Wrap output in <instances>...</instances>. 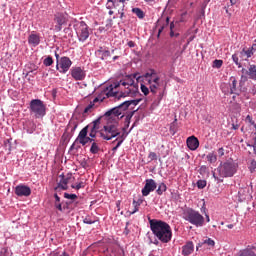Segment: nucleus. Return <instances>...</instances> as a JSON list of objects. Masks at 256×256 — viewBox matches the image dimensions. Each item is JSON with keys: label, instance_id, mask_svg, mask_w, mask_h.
Masks as SVG:
<instances>
[{"label": "nucleus", "instance_id": "37998d69", "mask_svg": "<svg viewBox=\"0 0 256 256\" xmlns=\"http://www.w3.org/2000/svg\"><path fill=\"white\" fill-rule=\"evenodd\" d=\"M198 189H205L207 187V181L206 180H198L196 183Z\"/></svg>", "mask_w": 256, "mask_h": 256}, {"label": "nucleus", "instance_id": "ea45409f", "mask_svg": "<svg viewBox=\"0 0 256 256\" xmlns=\"http://www.w3.org/2000/svg\"><path fill=\"white\" fill-rule=\"evenodd\" d=\"M155 75H157V71H155V69H150L148 72L144 74V77L145 79H148V77H150L151 79V77H155Z\"/></svg>", "mask_w": 256, "mask_h": 256}, {"label": "nucleus", "instance_id": "c9c22d12", "mask_svg": "<svg viewBox=\"0 0 256 256\" xmlns=\"http://www.w3.org/2000/svg\"><path fill=\"white\" fill-rule=\"evenodd\" d=\"M208 163H215L217 161V155L215 153L211 152L206 156Z\"/></svg>", "mask_w": 256, "mask_h": 256}, {"label": "nucleus", "instance_id": "7c9ffc66", "mask_svg": "<svg viewBox=\"0 0 256 256\" xmlns=\"http://www.w3.org/2000/svg\"><path fill=\"white\" fill-rule=\"evenodd\" d=\"M137 111H139V109L127 113L125 118V123H127V127H129V123H131V119H133V116L135 115V113H137Z\"/></svg>", "mask_w": 256, "mask_h": 256}, {"label": "nucleus", "instance_id": "2f4dec72", "mask_svg": "<svg viewBox=\"0 0 256 256\" xmlns=\"http://www.w3.org/2000/svg\"><path fill=\"white\" fill-rule=\"evenodd\" d=\"M72 137H73V134H70L67 130H65V132L62 135L61 140L63 141V143H69V141H71Z\"/></svg>", "mask_w": 256, "mask_h": 256}, {"label": "nucleus", "instance_id": "bb28decb", "mask_svg": "<svg viewBox=\"0 0 256 256\" xmlns=\"http://www.w3.org/2000/svg\"><path fill=\"white\" fill-rule=\"evenodd\" d=\"M118 109L120 112H122V117H125V111L129 109V103L127 101L122 102L120 105H118Z\"/></svg>", "mask_w": 256, "mask_h": 256}, {"label": "nucleus", "instance_id": "338daca9", "mask_svg": "<svg viewBox=\"0 0 256 256\" xmlns=\"http://www.w3.org/2000/svg\"><path fill=\"white\" fill-rule=\"evenodd\" d=\"M107 1H108L107 9H111L115 5V2L113 0H107Z\"/></svg>", "mask_w": 256, "mask_h": 256}, {"label": "nucleus", "instance_id": "dca6fc26", "mask_svg": "<svg viewBox=\"0 0 256 256\" xmlns=\"http://www.w3.org/2000/svg\"><path fill=\"white\" fill-rule=\"evenodd\" d=\"M71 77H73L75 81H83V79L87 77V74L81 67H73L71 68Z\"/></svg>", "mask_w": 256, "mask_h": 256}, {"label": "nucleus", "instance_id": "6e6d98bb", "mask_svg": "<svg viewBox=\"0 0 256 256\" xmlns=\"http://www.w3.org/2000/svg\"><path fill=\"white\" fill-rule=\"evenodd\" d=\"M158 88H159V85H157L155 83L150 85V91L153 93V95H155L157 93Z\"/></svg>", "mask_w": 256, "mask_h": 256}, {"label": "nucleus", "instance_id": "4468645a", "mask_svg": "<svg viewBox=\"0 0 256 256\" xmlns=\"http://www.w3.org/2000/svg\"><path fill=\"white\" fill-rule=\"evenodd\" d=\"M60 183L57 184V187H55V191H57V189H62V191H67V189H69V181H71L73 174H67L65 176V174H61L60 176Z\"/></svg>", "mask_w": 256, "mask_h": 256}, {"label": "nucleus", "instance_id": "4be33fe9", "mask_svg": "<svg viewBox=\"0 0 256 256\" xmlns=\"http://www.w3.org/2000/svg\"><path fill=\"white\" fill-rule=\"evenodd\" d=\"M77 127H79V124L77 121H70L66 127V131H68L70 134L75 135V131L77 130Z\"/></svg>", "mask_w": 256, "mask_h": 256}, {"label": "nucleus", "instance_id": "c03bdc74", "mask_svg": "<svg viewBox=\"0 0 256 256\" xmlns=\"http://www.w3.org/2000/svg\"><path fill=\"white\" fill-rule=\"evenodd\" d=\"M72 189H76V191H79V189H85V183L84 182H79L78 184H72L71 185Z\"/></svg>", "mask_w": 256, "mask_h": 256}, {"label": "nucleus", "instance_id": "cd10ccee", "mask_svg": "<svg viewBox=\"0 0 256 256\" xmlns=\"http://www.w3.org/2000/svg\"><path fill=\"white\" fill-rule=\"evenodd\" d=\"M132 13H134L138 19H144L145 18V12L141 8H133Z\"/></svg>", "mask_w": 256, "mask_h": 256}, {"label": "nucleus", "instance_id": "7ed1b4c3", "mask_svg": "<svg viewBox=\"0 0 256 256\" xmlns=\"http://www.w3.org/2000/svg\"><path fill=\"white\" fill-rule=\"evenodd\" d=\"M100 137L104 139V141H111V139H115V137H121L119 124L117 122L111 123V121H108L100 132Z\"/></svg>", "mask_w": 256, "mask_h": 256}, {"label": "nucleus", "instance_id": "864d4df0", "mask_svg": "<svg viewBox=\"0 0 256 256\" xmlns=\"http://www.w3.org/2000/svg\"><path fill=\"white\" fill-rule=\"evenodd\" d=\"M93 107H95V106L93 105V103L90 102L89 105L84 109L83 115H85L87 113H91V109H93Z\"/></svg>", "mask_w": 256, "mask_h": 256}, {"label": "nucleus", "instance_id": "49530a36", "mask_svg": "<svg viewBox=\"0 0 256 256\" xmlns=\"http://www.w3.org/2000/svg\"><path fill=\"white\" fill-rule=\"evenodd\" d=\"M103 118L104 117L101 116V117L97 118L96 120L92 121V123H90V124H92L94 127H96L99 130V127L101 125V119H103Z\"/></svg>", "mask_w": 256, "mask_h": 256}, {"label": "nucleus", "instance_id": "9b49d317", "mask_svg": "<svg viewBox=\"0 0 256 256\" xmlns=\"http://www.w3.org/2000/svg\"><path fill=\"white\" fill-rule=\"evenodd\" d=\"M54 22L56 23L54 29L59 33L63 29V25H67V16L63 12H57L54 15Z\"/></svg>", "mask_w": 256, "mask_h": 256}, {"label": "nucleus", "instance_id": "0e129e2a", "mask_svg": "<svg viewBox=\"0 0 256 256\" xmlns=\"http://www.w3.org/2000/svg\"><path fill=\"white\" fill-rule=\"evenodd\" d=\"M249 49L252 52V54L255 55V52H256V40H254V43L252 44V46Z\"/></svg>", "mask_w": 256, "mask_h": 256}, {"label": "nucleus", "instance_id": "0eeeda50", "mask_svg": "<svg viewBox=\"0 0 256 256\" xmlns=\"http://www.w3.org/2000/svg\"><path fill=\"white\" fill-rule=\"evenodd\" d=\"M220 89L224 95H241V89L237 88V78L231 76L228 83H222Z\"/></svg>", "mask_w": 256, "mask_h": 256}, {"label": "nucleus", "instance_id": "052dcab7", "mask_svg": "<svg viewBox=\"0 0 256 256\" xmlns=\"http://www.w3.org/2000/svg\"><path fill=\"white\" fill-rule=\"evenodd\" d=\"M90 125L89 126V129H90V133H99V129L97 127H95L94 125L92 124H88Z\"/></svg>", "mask_w": 256, "mask_h": 256}, {"label": "nucleus", "instance_id": "680f3d73", "mask_svg": "<svg viewBox=\"0 0 256 256\" xmlns=\"http://www.w3.org/2000/svg\"><path fill=\"white\" fill-rule=\"evenodd\" d=\"M207 169H208L207 166L205 165L201 166L199 169L200 175H205V173H207Z\"/></svg>", "mask_w": 256, "mask_h": 256}, {"label": "nucleus", "instance_id": "412c9836", "mask_svg": "<svg viewBox=\"0 0 256 256\" xmlns=\"http://www.w3.org/2000/svg\"><path fill=\"white\" fill-rule=\"evenodd\" d=\"M239 57L242 59V61H247V59H250V57H253V52L250 48L246 49L243 48L242 51L239 52Z\"/></svg>", "mask_w": 256, "mask_h": 256}, {"label": "nucleus", "instance_id": "f257e3e1", "mask_svg": "<svg viewBox=\"0 0 256 256\" xmlns=\"http://www.w3.org/2000/svg\"><path fill=\"white\" fill-rule=\"evenodd\" d=\"M150 229L156 239L161 243H169L173 237L171 226L163 221L157 219H150Z\"/></svg>", "mask_w": 256, "mask_h": 256}, {"label": "nucleus", "instance_id": "b1692460", "mask_svg": "<svg viewBox=\"0 0 256 256\" xmlns=\"http://www.w3.org/2000/svg\"><path fill=\"white\" fill-rule=\"evenodd\" d=\"M54 207L58 209V211L63 212V204L61 203V197L57 193L54 194Z\"/></svg>", "mask_w": 256, "mask_h": 256}, {"label": "nucleus", "instance_id": "4d7b16f0", "mask_svg": "<svg viewBox=\"0 0 256 256\" xmlns=\"http://www.w3.org/2000/svg\"><path fill=\"white\" fill-rule=\"evenodd\" d=\"M246 121H247L248 123H250V125H253V127H255V129H256L255 121H253V117H251V115H247V116H246Z\"/></svg>", "mask_w": 256, "mask_h": 256}, {"label": "nucleus", "instance_id": "f03ea898", "mask_svg": "<svg viewBox=\"0 0 256 256\" xmlns=\"http://www.w3.org/2000/svg\"><path fill=\"white\" fill-rule=\"evenodd\" d=\"M183 219L195 225V227H203L205 225V217L193 208H186L183 210Z\"/></svg>", "mask_w": 256, "mask_h": 256}, {"label": "nucleus", "instance_id": "5701e85b", "mask_svg": "<svg viewBox=\"0 0 256 256\" xmlns=\"http://www.w3.org/2000/svg\"><path fill=\"white\" fill-rule=\"evenodd\" d=\"M248 77L249 79H252V81H256V65L251 64L248 67Z\"/></svg>", "mask_w": 256, "mask_h": 256}, {"label": "nucleus", "instance_id": "1a4fd4ad", "mask_svg": "<svg viewBox=\"0 0 256 256\" xmlns=\"http://www.w3.org/2000/svg\"><path fill=\"white\" fill-rule=\"evenodd\" d=\"M103 117L107 121H113L114 123H117L118 119H123V114H122L121 110L119 109V107L116 106L114 108H111L107 112H105Z\"/></svg>", "mask_w": 256, "mask_h": 256}, {"label": "nucleus", "instance_id": "9d476101", "mask_svg": "<svg viewBox=\"0 0 256 256\" xmlns=\"http://www.w3.org/2000/svg\"><path fill=\"white\" fill-rule=\"evenodd\" d=\"M89 127H91V125H87L85 126L78 134L77 138L75 139V143H80V145H82L83 147H85V145H87V143L91 142V137L87 136L89 133Z\"/></svg>", "mask_w": 256, "mask_h": 256}, {"label": "nucleus", "instance_id": "603ef678", "mask_svg": "<svg viewBox=\"0 0 256 256\" xmlns=\"http://www.w3.org/2000/svg\"><path fill=\"white\" fill-rule=\"evenodd\" d=\"M107 57H111V52L109 50H105L102 54H101V60L105 61V59H107Z\"/></svg>", "mask_w": 256, "mask_h": 256}, {"label": "nucleus", "instance_id": "69168bd1", "mask_svg": "<svg viewBox=\"0 0 256 256\" xmlns=\"http://www.w3.org/2000/svg\"><path fill=\"white\" fill-rule=\"evenodd\" d=\"M55 57H56V69H59V63L61 59H59V54L57 52H55Z\"/></svg>", "mask_w": 256, "mask_h": 256}, {"label": "nucleus", "instance_id": "f8f14e48", "mask_svg": "<svg viewBox=\"0 0 256 256\" xmlns=\"http://www.w3.org/2000/svg\"><path fill=\"white\" fill-rule=\"evenodd\" d=\"M157 189V182L154 179H146L145 185L142 188L143 197H148L150 193H153Z\"/></svg>", "mask_w": 256, "mask_h": 256}, {"label": "nucleus", "instance_id": "5fc2aeb1", "mask_svg": "<svg viewBox=\"0 0 256 256\" xmlns=\"http://www.w3.org/2000/svg\"><path fill=\"white\" fill-rule=\"evenodd\" d=\"M148 159L150 161H157V153L155 152H150L149 155H148Z\"/></svg>", "mask_w": 256, "mask_h": 256}, {"label": "nucleus", "instance_id": "09e8293b", "mask_svg": "<svg viewBox=\"0 0 256 256\" xmlns=\"http://www.w3.org/2000/svg\"><path fill=\"white\" fill-rule=\"evenodd\" d=\"M167 27H169V25L165 24L164 22L161 24L160 28L158 29V35L157 37L161 36V33H163V31H165V29H167Z\"/></svg>", "mask_w": 256, "mask_h": 256}, {"label": "nucleus", "instance_id": "f3484780", "mask_svg": "<svg viewBox=\"0 0 256 256\" xmlns=\"http://www.w3.org/2000/svg\"><path fill=\"white\" fill-rule=\"evenodd\" d=\"M256 243L248 245L245 249L240 250L236 256H256Z\"/></svg>", "mask_w": 256, "mask_h": 256}, {"label": "nucleus", "instance_id": "4c0bfd02", "mask_svg": "<svg viewBox=\"0 0 256 256\" xmlns=\"http://www.w3.org/2000/svg\"><path fill=\"white\" fill-rule=\"evenodd\" d=\"M141 101H143V99L139 98V99H135V100H127L126 102L128 103L129 107H131V105H133L134 107H137V105H139V103H141Z\"/></svg>", "mask_w": 256, "mask_h": 256}, {"label": "nucleus", "instance_id": "8fccbe9b", "mask_svg": "<svg viewBox=\"0 0 256 256\" xmlns=\"http://www.w3.org/2000/svg\"><path fill=\"white\" fill-rule=\"evenodd\" d=\"M140 89L143 92V94L145 95V97H147V95H149V88L145 84H141Z\"/></svg>", "mask_w": 256, "mask_h": 256}, {"label": "nucleus", "instance_id": "a18cd8bd", "mask_svg": "<svg viewBox=\"0 0 256 256\" xmlns=\"http://www.w3.org/2000/svg\"><path fill=\"white\" fill-rule=\"evenodd\" d=\"M212 177L217 183H223V179H225L224 177L217 176V173L215 171H212Z\"/></svg>", "mask_w": 256, "mask_h": 256}, {"label": "nucleus", "instance_id": "3c124183", "mask_svg": "<svg viewBox=\"0 0 256 256\" xmlns=\"http://www.w3.org/2000/svg\"><path fill=\"white\" fill-rule=\"evenodd\" d=\"M204 245H209L210 247H215V240L208 238L203 241Z\"/></svg>", "mask_w": 256, "mask_h": 256}, {"label": "nucleus", "instance_id": "13d9d810", "mask_svg": "<svg viewBox=\"0 0 256 256\" xmlns=\"http://www.w3.org/2000/svg\"><path fill=\"white\" fill-rule=\"evenodd\" d=\"M150 79H152V82L155 83L156 85H159V81H161V78L159 77V75H154V77H151Z\"/></svg>", "mask_w": 256, "mask_h": 256}, {"label": "nucleus", "instance_id": "a211bd4d", "mask_svg": "<svg viewBox=\"0 0 256 256\" xmlns=\"http://www.w3.org/2000/svg\"><path fill=\"white\" fill-rule=\"evenodd\" d=\"M186 145L190 151H197L199 149V139L195 136H190L186 140Z\"/></svg>", "mask_w": 256, "mask_h": 256}, {"label": "nucleus", "instance_id": "bf43d9fd", "mask_svg": "<svg viewBox=\"0 0 256 256\" xmlns=\"http://www.w3.org/2000/svg\"><path fill=\"white\" fill-rule=\"evenodd\" d=\"M90 125L89 126V129H90V133H99V129L97 127H95L94 125L92 124H88Z\"/></svg>", "mask_w": 256, "mask_h": 256}, {"label": "nucleus", "instance_id": "393cba45", "mask_svg": "<svg viewBox=\"0 0 256 256\" xmlns=\"http://www.w3.org/2000/svg\"><path fill=\"white\" fill-rule=\"evenodd\" d=\"M123 87H133L135 86V80L133 79V76H127L125 81H122Z\"/></svg>", "mask_w": 256, "mask_h": 256}, {"label": "nucleus", "instance_id": "20e7f679", "mask_svg": "<svg viewBox=\"0 0 256 256\" xmlns=\"http://www.w3.org/2000/svg\"><path fill=\"white\" fill-rule=\"evenodd\" d=\"M30 115H33L35 119H43L47 115V106L41 99H33L29 104Z\"/></svg>", "mask_w": 256, "mask_h": 256}, {"label": "nucleus", "instance_id": "423d86ee", "mask_svg": "<svg viewBox=\"0 0 256 256\" xmlns=\"http://www.w3.org/2000/svg\"><path fill=\"white\" fill-rule=\"evenodd\" d=\"M238 167L239 165L233 160H227L226 162L221 163L215 171L218 173L219 177H233V175L237 173Z\"/></svg>", "mask_w": 256, "mask_h": 256}, {"label": "nucleus", "instance_id": "473e14b6", "mask_svg": "<svg viewBox=\"0 0 256 256\" xmlns=\"http://www.w3.org/2000/svg\"><path fill=\"white\" fill-rule=\"evenodd\" d=\"M35 71H37V67L35 66V64H30V67H28V70L26 71V73L24 72L23 75H25V78L29 77V75H31V73H35Z\"/></svg>", "mask_w": 256, "mask_h": 256}, {"label": "nucleus", "instance_id": "79ce46f5", "mask_svg": "<svg viewBox=\"0 0 256 256\" xmlns=\"http://www.w3.org/2000/svg\"><path fill=\"white\" fill-rule=\"evenodd\" d=\"M212 67L216 69H221V67H223V60H214Z\"/></svg>", "mask_w": 256, "mask_h": 256}, {"label": "nucleus", "instance_id": "2eb2a0df", "mask_svg": "<svg viewBox=\"0 0 256 256\" xmlns=\"http://www.w3.org/2000/svg\"><path fill=\"white\" fill-rule=\"evenodd\" d=\"M14 192L17 197H29L31 195V188L27 185L20 184L15 187Z\"/></svg>", "mask_w": 256, "mask_h": 256}, {"label": "nucleus", "instance_id": "ddd939ff", "mask_svg": "<svg viewBox=\"0 0 256 256\" xmlns=\"http://www.w3.org/2000/svg\"><path fill=\"white\" fill-rule=\"evenodd\" d=\"M71 65H73V62L71 61V59L67 56H63L60 58V63H58L57 71L65 74L67 73V71H69V69H71Z\"/></svg>", "mask_w": 256, "mask_h": 256}, {"label": "nucleus", "instance_id": "c85d7f7f", "mask_svg": "<svg viewBox=\"0 0 256 256\" xmlns=\"http://www.w3.org/2000/svg\"><path fill=\"white\" fill-rule=\"evenodd\" d=\"M167 191V184L161 182L156 190L157 195H163Z\"/></svg>", "mask_w": 256, "mask_h": 256}, {"label": "nucleus", "instance_id": "c756f323", "mask_svg": "<svg viewBox=\"0 0 256 256\" xmlns=\"http://www.w3.org/2000/svg\"><path fill=\"white\" fill-rule=\"evenodd\" d=\"M99 151H101V148H99V144L97 142L92 143L90 147V153H92V155H97Z\"/></svg>", "mask_w": 256, "mask_h": 256}, {"label": "nucleus", "instance_id": "a878e982", "mask_svg": "<svg viewBox=\"0 0 256 256\" xmlns=\"http://www.w3.org/2000/svg\"><path fill=\"white\" fill-rule=\"evenodd\" d=\"M115 141H118V142H117L116 146L112 148V151H117L121 147V145H123V142L125 141V137H123V135H121V136L117 137L115 139ZM115 141H113V143H115Z\"/></svg>", "mask_w": 256, "mask_h": 256}, {"label": "nucleus", "instance_id": "de8ad7c7", "mask_svg": "<svg viewBox=\"0 0 256 256\" xmlns=\"http://www.w3.org/2000/svg\"><path fill=\"white\" fill-rule=\"evenodd\" d=\"M64 198L70 199V201H75V199H77V194H69V193L65 192Z\"/></svg>", "mask_w": 256, "mask_h": 256}, {"label": "nucleus", "instance_id": "72a5a7b5", "mask_svg": "<svg viewBox=\"0 0 256 256\" xmlns=\"http://www.w3.org/2000/svg\"><path fill=\"white\" fill-rule=\"evenodd\" d=\"M169 131L171 135H175V133H177V119H174V121L170 124Z\"/></svg>", "mask_w": 256, "mask_h": 256}, {"label": "nucleus", "instance_id": "6e6552de", "mask_svg": "<svg viewBox=\"0 0 256 256\" xmlns=\"http://www.w3.org/2000/svg\"><path fill=\"white\" fill-rule=\"evenodd\" d=\"M74 29L80 43H85L89 39V26L85 21L76 22L74 24Z\"/></svg>", "mask_w": 256, "mask_h": 256}, {"label": "nucleus", "instance_id": "a19ab883", "mask_svg": "<svg viewBox=\"0 0 256 256\" xmlns=\"http://www.w3.org/2000/svg\"><path fill=\"white\" fill-rule=\"evenodd\" d=\"M0 255L1 256H11V251L9 250L8 247L1 248Z\"/></svg>", "mask_w": 256, "mask_h": 256}, {"label": "nucleus", "instance_id": "e433bc0d", "mask_svg": "<svg viewBox=\"0 0 256 256\" xmlns=\"http://www.w3.org/2000/svg\"><path fill=\"white\" fill-rule=\"evenodd\" d=\"M43 65H45V67H51V65H53V57L47 56V57L43 60Z\"/></svg>", "mask_w": 256, "mask_h": 256}, {"label": "nucleus", "instance_id": "774afa93", "mask_svg": "<svg viewBox=\"0 0 256 256\" xmlns=\"http://www.w3.org/2000/svg\"><path fill=\"white\" fill-rule=\"evenodd\" d=\"M218 155L219 157H223V155H225V149L223 147L218 149Z\"/></svg>", "mask_w": 256, "mask_h": 256}, {"label": "nucleus", "instance_id": "58836bf2", "mask_svg": "<svg viewBox=\"0 0 256 256\" xmlns=\"http://www.w3.org/2000/svg\"><path fill=\"white\" fill-rule=\"evenodd\" d=\"M96 222H97V220L92 219L91 216H86L83 219V223H85L86 225H93V223H96Z\"/></svg>", "mask_w": 256, "mask_h": 256}, {"label": "nucleus", "instance_id": "6ab92c4d", "mask_svg": "<svg viewBox=\"0 0 256 256\" xmlns=\"http://www.w3.org/2000/svg\"><path fill=\"white\" fill-rule=\"evenodd\" d=\"M194 249L195 246L193 245V242H187L186 245L182 247V255L189 256L193 253Z\"/></svg>", "mask_w": 256, "mask_h": 256}, {"label": "nucleus", "instance_id": "e2e57ef3", "mask_svg": "<svg viewBox=\"0 0 256 256\" xmlns=\"http://www.w3.org/2000/svg\"><path fill=\"white\" fill-rule=\"evenodd\" d=\"M120 15V19L123 20V17H125V5H123L122 9L118 11Z\"/></svg>", "mask_w": 256, "mask_h": 256}, {"label": "nucleus", "instance_id": "f704fd0d", "mask_svg": "<svg viewBox=\"0 0 256 256\" xmlns=\"http://www.w3.org/2000/svg\"><path fill=\"white\" fill-rule=\"evenodd\" d=\"M232 60L235 63V65H237L238 69H241L242 65L239 62V52H236L232 55Z\"/></svg>", "mask_w": 256, "mask_h": 256}, {"label": "nucleus", "instance_id": "39448f33", "mask_svg": "<svg viewBox=\"0 0 256 256\" xmlns=\"http://www.w3.org/2000/svg\"><path fill=\"white\" fill-rule=\"evenodd\" d=\"M123 83V80H120L119 82H114L110 86L106 87V97L107 99H111L113 97L114 101H120V99H125V97H129L131 95V89L127 88L128 90L126 92H118L115 91V89H118V87H121Z\"/></svg>", "mask_w": 256, "mask_h": 256}, {"label": "nucleus", "instance_id": "aec40b11", "mask_svg": "<svg viewBox=\"0 0 256 256\" xmlns=\"http://www.w3.org/2000/svg\"><path fill=\"white\" fill-rule=\"evenodd\" d=\"M28 43L29 45H32V47H37V45L41 43V38L39 37V35L32 33L28 37Z\"/></svg>", "mask_w": 256, "mask_h": 256}]
</instances>
